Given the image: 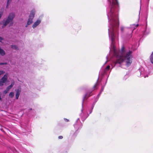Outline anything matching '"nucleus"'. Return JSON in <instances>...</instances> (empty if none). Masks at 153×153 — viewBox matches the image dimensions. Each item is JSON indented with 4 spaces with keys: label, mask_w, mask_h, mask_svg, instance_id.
<instances>
[{
    "label": "nucleus",
    "mask_w": 153,
    "mask_h": 153,
    "mask_svg": "<svg viewBox=\"0 0 153 153\" xmlns=\"http://www.w3.org/2000/svg\"><path fill=\"white\" fill-rule=\"evenodd\" d=\"M109 7L107 13V16L109 23L108 29L109 36H114V31L117 30L119 26L118 10L119 4L117 0H108Z\"/></svg>",
    "instance_id": "1"
},
{
    "label": "nucleus",
    "mask_w": 153,
    "mask_h": 153,
    "mask_svg": "<svg viewBox=\"0 0 153 153\" xmlns=\"http://www.w3.org/2000/svg\"><path fill=\"white\" fill-rule=\"evenodd\" d=\"M15 16V13L13 12L10 13L4 22L2 21L1 22V24H3L2 26V28H4L9 24H10V25H12L13 24V21Z\"/></svg>",
    "instance_id": "2"
},
{
    "label": "nucleus",
    "mask_w": 153,
    "mask_h": 153,
    "mask_svg": "<svg viewBox=\"0 0 153 153\" xmlns=\"http://www.w3.org/2000/svg\"><path fill=\"white\" fill-rule=\"evenodd\" d=\"M131 52L129 51V52L127 53L126 55L122 56V59L123 61H125L126 63V65L129 66L130 65L132 62L131 57Z\"/></svg>",
    "instance_id": "3"
},
{
    "label": "nucleus",
    "mask_w": 153,
    "mask_h": 153,
    "mask_svg": "<svg viewBox=\"0 0 153 153\" xmlns=\"http://www.w3.org/2000/svg\"><path fill=\"white\" fill-rule=\"evenodd\" d=\"M91 93V92H90L89 93H87L85 95V96H84L83 97L82 103V109L81 110L82 112L83 111V104L84 102V100L85 99H87L88 97H89L90 96H91V95H90Z\"/></svg>",
    "instance_id": "4"
},
{
    "label": "nucleus",
    "mask_w": 153,
    "mask_h": 153,
    "mask_svg": "<svg viewBox=\"0 0 153 153\" xmlns=\"http://www.w3.org/2000/svg\"><path fill=\"white\" fill-rule=\"evenodd\" d=\"M35 13V10L34 9H33L31 11L30 15L29 16V19L32 20L34 17V15Z\"/></svg>",
    "instance_id": "5"
},
{
    "label": "nucleus",
    "mask_w": 153,
    "mask_h": 153,
    "mask_svg": "<svg viewBox=\"0 0 153 153\" xmlns=\"http://www.w3.org/2000/svg\"><path fill=\"white\" fill-rule=\"evenodd\" d=\"M15 91L16 92V98L17 99H18L19 96L20 94L21 91V88L18 87L17 89L15 90Z\"/></svg>",
    "instance_id": "6"
},
{
    "label": "nucleus",
    "mask_w": 153,
    "mask_h": 153,
    "mask_svg": "<svg viewBox=\"0 0 153 153\" xmlns=\"http://www.w3.org/2000/svg\"><path fill=\"white\" fill-rule=\"evenodd\" d=\"M41 21L40 20L38 19L36 22H35L32 26L33 28H35L37 26H38L41 22Z\"/></svg>",
    "instance_id": "7"
},
{
    "label": "nucleus",
    "mask_w": 153,
    "mask_h": 153,
    "mask_svg": "<svg viewBox=\"0 0 153 153\" xmlns=\"http://www.w3.org/2000/svg\"><path fill=\"white\" fill-rule=\"evenodd\" d=\"M7 81L6 79L2 78L0 79V86L2 87L4 85V83Z\"/></svg>",
    "instance_id": "8"
},
{
    "label": "nucleus",
    "mask_w": 153,
    "mask_h": 153,
    "mask_svg": "<svg viewBox=\"0 0 153 153\" xmlns=\"http://www.w3.org/2000/svg\"><path fill=\"white\" fill-rule=\"evenodd\" d=\"M11 48L16 50H18L19 49L18 46L15 45H11L10 46Z\"/></svg>",
    "instance_id": "9"
},
{
    "label": "nucleus",
    "mask_w": 153,
    "mask_h": 153,
    "mask_svg": "<svg viewBox=\"0 0 153 153\" xmlns=\"http://www.w3.org/2000/svg\"><path fill=\"white\" fill-rule=\"evenodd\" d=\"M33 22V21L30 20L29 19H28V20L27 22V23L26 25L25 26L26 27H27L28 26L31 24Z\"/></svg>",
    "instance_id": "10"
},
{
    "label": "nucleus",
    "mask_w": 153,
    "mask_h": 153,
    "mask_svg": "<svg viewBox=\"0 0 153 153\" xmlns=\"http://www.w3.org/2000/svg\"><path fill=\"white\" fill-rule=\"evenodd\" d=\"M0 54L2 56L4 55L5 54L4 51L1 48H0Z\"/></svg>",
    "instance_id": "11"
},
{
    "label": "nucleus",
    "mask_w": 153,
    "mask_h": 153,
    "mask_svg": "<svg viewBox=\"0 0 153 153\" xmlns=\"http://www.w3.org/2000/svg\"><path fill=\"white\" fill-rule=\"evenodd\" d=\"M14 84V83L12 82L11 85H10L9 86H8L7 88V90H8L9 91L12 87H13Z\"/></svg>",
    "instance_id": "12"
},
{
    "label": "nucleus",
    "mask_w": 153,
    "mask_h": 153,
    "mask_svg": "<svg viewBox=\"0 0 153 153\" xmlns=\"http://www.w3.org/2000/svg\"><path fill=\"white\" fill-rule=\"evenodd\" d=\"M12 1V0H7L6 6V8L7 9L8 8L9 6L11 3Z\"/></svg>",
    "instance_id": "13"
},
{
    "label": "nucleus",
    "mask_w": 153,
    "mask_h": 153,
    "mask_svg": "<svg viewBox=\"0 0 153 153\" xmlns=\"http://www.w3.org/2000/svg\"><path fill=\"white\" fill-rule=\"evenodd\" d=\"M9 97L11 98H13L14 96V93L13 92H10L9 95Z\"/></svg>",
    "instance_id": "14"
},
{
    "label": "nucleus",
    "mask_w": 153,
    "mask_h": 153,
    "mask_svg": "<svg viewBox=\"0 0 153 153\" xmlns=\"http://www.w3.org/2000/svg\"><path fill=\"white\" fill-rule=\"evenodd\" d=\"M8 76V74L7 73H6L4 76L2 77V78H3L5 79H6V80H7V79Z\"/></svg>",
    "instance_id": "15"
},
{
    "label": "nucleus",
    "mask_w": 153,
    "mask_h": 153,
    "mask_svg": "<svg viewBox=\"0 0 153 153\" xmlns=\"http://www.w3.org/2000/svg\"><path fill=\"white\" fill-rule=\"evenodd\" d=\"M150 60L151 63L153 64V52L152 53L150 56Z\"/></svg>",
    "instance_id": "16"
},
{
    "label": "nucleus",
    "mask_w": 153,
    "mask_h": 153,
    "mask_svg": "<svg viewBox=\"0 0 153 153\" xmlns=\"http://www.w3.org/2000/svg\"><path fill=\"white\" fill-rule=\"evenodd\" d=\"M4 12V10L3 9H1L0 11V17H1L2 15H3V13Z\"/></svg>",
    "instance_id": "17"
},
{
    "label": "nucleus",
    "mask_w": 153,
    "mask_h": 153,
    "mask_svg": "<svg viewBox=\"0 0 153 153\" xmlns=\"http://www.w3.org/2000/svg\"><path fill=\"white\" fill-rule=\"evenodd\" d=\"M5 73V72L3 71L0 70V76L2 74H3Z\"/></svg>",
    "instance_id": "18"
},
{
    "label": "nucleus",
    "mask_w": 153,
    "mask_h": 153,
    "mask_svg": "<svg viewBox=\"0 0 153 153\" xmlns=\"http://www.w3.org/2000/svg\"><path fill=\"white\" fill-rule=\"evenodd\" d=\"M9 91L8 90H7V89L6 90L4 91L3 92V93L4 94V95H5V94H6L7 93L8 91Z\"/></svg>",
    "instance_id": "19"
},
{
    "label": "nucleus",
    "mask_w": 153,
    "mask_h": 153,
    "mask_svg": "<svg viewBox=\"0 0 153 153\" xmlns=\"http://www.w3.org/2000/svg\"><path fill=\"white\" fill-rule=\"evenodd\" d=\"M110 68V66L109 65H108L105 68V71H108V70Z\"/></svg>",
    "instance_id": "20"
},
{
    "label": "nucleus",
    "mask_w": 153,
    "mask_h": 153,
    "mask_svg": "<svg viewBox=\"0 0 153 153\" xmlns=\"http://www.w3.org/2000/svg\"><path fill=\"white\" fill-rule=\"evenodd\" d=\"M121 51L122 53H123L125 52L124 48L123 46L121 48Z\"/></svg>",
    "instance_id": "21"
},
{
    "label": "nucleus",
    "mask_w": 153,
    "mask_h": 153,
    "mask_svg": "<svg viewBox=\"0 0 153 153\" xmlns=\"http://www.w3.org/2000/svg\"><path fill=\"white\" fill-rule=\"evenodd\" d=\"M7 62L0 63V65H7Z\"/></svg>",
    "instance_id": "22"
},
{
    "label": "nucleus",
    "mask_w": 153,
    "mask_h": 153,
    "mask_svg": "<svg viewBox=\"0 0 153 153\" xmlns=\"http://www.w3.org/2000/svg\"><path fill=\"white\" fill-rule=\"evenodd\" d=\"M102 92H101V91L99 93V94L97 95V99H98L100 95L101 94Z\"/></svg>",
    "instance_id": "23"
},
{
    "label": "nucleus",
    "mask_w": 153,
    "mask_h": 153,
    "mask_svg": "<svg viewBox=\"0 0 153 153\" xmlns=\"http://www.w3.org/2000/svg\"><path fill=\"white\" fill-rule=\"evenodd\" d=\"M131 26L130 27V28H133V29H132V33L133 31L134 30V25H131Z\"/></svg>",
    "instance_id": "24"
},
{
    "label": "nucleus",
    "mask_w": 153,
    "mask_h": 153,
    "mask_svg": "<svg viewBox=\"0 0 153 153\" xmlns=\"http://www.w3.org/2000/svg\"><path fill=\"white\" fill-rule=\"evenodd\" d=\"M99 77H98V79L97 80V82H96V83L94 85V88L96 87V85H97V82L98 81V80H99Z\"/></svg>",
    "instance_id": "25"
},
{
    "label": "nucleus",
    "mask_w": 153,
    "mask_h": 153,
    "mask_svg": "<svg viewBox=\"0 0 153 153\" xmlns=\"http://www.w3.org/2000/svg\"><path fill=\"white\" fill-rule=\"evenodd\" d=\"M124 29V28L123 27H121V30L122 32H123V30Z\"/></svg>",
    "instance_id": "26"
},
{
    "label": "nucleus",
    "mask_w": 153,
    "mask_h": 153,
    "mask_svg": "<svg viewBox=\"0 0 153 153\" xmlns=\"http://www.w3.org/2000/svg\"><path fill=\"white\" fill-rule=\"evenodd\" d=\"M104 86H102V88H101V91H100L101 92H102L103 91V89H104Z\"/></svg>",
    "instance_id": "27"
},
{
    "label": "nucleus",
    "mask_w": 153,
    "mask_h": 153,
    "mask_svg": "<svg viewBox=\"0 0 153 153\" xmlns=\"http://www.w3.org/2000/svg\"><path fill=\"white\" fill-rule=\"evenodd\" d=\"M4 40V39L0 36V42H1V41Z\"/></svg>",
    "instance_id": "28"
},
{
    "label": "nucleus",
    "mask_w": 153,
    "mask_h": 153,
    "mask_svg": "<svg viewBox=\"0 0 153 153\" xmlns=\"http://www.w3.org/2000/svg\"><path fill=\"white\" fill-rule=\"evenodd\" d=\"M94 105H95V103H93V104L92 105V107H91L92 109H93V108L94 107Z\"/></svg>",
    "instance_id": "29"
},
{
    "label": "nucleus",
    "mask_w": 153,
    "mask_h": 153,
    "mask_svg": "<svg viewBox=\"0 0 153 153\" xmlns=\"http://www.w3.org/2000/svg\"><path fill=\"white\" fill-rule=\"evenodd\" d=\"M58 138L59 139H62L63 138V137L62 136H59Z\"/></svg>",
    "instance_id": "30"
},
{
    "label": "nucleus",
    "mask_w": 153,
    "mask_h": 153,
    "mask_svg": "<svg viewBox=\"0 0 153 153\" xmlns=\"http://www.w3.org/2000/svg\"><path fill=\"white\" fill-rule=\"evenodd\" d=\"M64 119L65 121H66L67 122H68L69 121L68 119H67L66 118H64Z\"/></svg>",
    "instance_id": "31"
},
{
    "label": "nucleus",
    "mask_w": 153,
    "mask_h": 153,
    "mask_svg": "<svg viewBox=\"0 0 153 153\" xmlns=\"http://www.w3.org/2000/svg\"><path fill=\"white\" fill-rule=\"evenodd\" d=\"M98 100V99H97L96 100V101H95V102H94L93 103H95V104L96 102H97V101Z\"/></svg>",
    "instance_id": "32"
},
{
    "label": "nucleus",
    "mask_w": 153,
    "mask_h": 153,
    "mask_svg": "<svg viewBox=\"0 0 153 153\" xmlns=\"http://www.w3.org/2000/svg\"><path fill=\"white\" fill-rule=\"evenodd\" d=\"M92 110L90 111V112L89 113V114H90L92 112Z\"/></svg>",
    "instance_id": "33"
},
{
    "label": "nucleus",
    "mask_w": 153,
    "mask_h": 153,
    "mask_svg": "<svg viewBox=\"0 0 153 153\" xmlns=\"http://www.w3.org/2000/svg\"><path fill=\"white\" fill-rule=\"evenodd\" d=\"M138 24H137V25H136V26H135V27H138Z\"/></svg>",
    "instance_id": "34"
},
{
    "label": "nucleus",
    "mask_w": 153,
    "mask_h": 153,
    "mask_svg": "<svg viewBox=\"0 0 153 153\" xmlns=\"http://www.w3.org/2000/svg\"><path fill=\"white\" fill-rule=\"evenodd\" d=\"M79 120V118H78L77 119V120H76V122H77V121H78V120Z\"/></svg>",
    "instance_id": "35"
},
{
    "label": "nucleus",
    "mask_w": 153,
    "mask_h": 153,
    "mask_svg": "<svg viewBox=\"0 0 153 153\" xmlns=\"http://www.w3.org/2000/svg\"><path fill=\"white\" fill-rule=\"evenodd\" d=\"M75 126H76V124H74V127H75Z\"/></svg>",
    "instance_id": "36"
},
{
    "label": "nucleus",
    "mask_w": 153,
    "mask_h": 153,
    "mask_svg": "<svg viewBox=\"0 0 153 153\" xmlns=\"http://www.w3.org/2000/svg\"><path fill=\"white\" fill-rule=\"evenodd\" d=\"M32 110V108H30V110Z\"/></svg>",
    "instance_id": "37"
},
{
    "label": "nucleus",
    "mask_w": 153,
    "mask_h": 153,
    "mask_svg": "<svg viewBox=\"0 0 153 153\" xmlns=\"http://www.w3.org/2000/svg\"><path fill=\"white\" fill-rule=\"evenodd\" d=\"M97 99V98H96V99H95V101H96V100Z\"/></svg>",
    "instance_id": "38"
},
{
    "label": "nucleus",
    "mask_w": 153,
    "mask_h": 153,
    "mask_svg": "<svg viewBox=\"0 0 153 153\" xmlns=\"http://www.w3.org/2000/svg\"><path fill=\"white\" fill-rule=\"evenodd\" d=\"M107 62V61H106V62L104 64H105L106 63V62Z\"/></svg>",
    "instance_id": "39"
},
{
    "label": "nucleus",
    "mask_w": 153,
    "mask_h": 153,
    "mask_svg": "<svg viewBox=\"0 0 153 153\" xmlns=\"http://www.w3.org/2000/svg\"><path fill=\"white\" fill-rule=\"evenodd\" d=\"M89 115V114H88V116H87V117L86 118H87V117H88Z\"/></svg>",
    "instance_id": "40"
},
{
    "label": "nucleus",
    "mask_w": 153,
    "mask_h": 153,
    "mask_svg": "<svg viewBox=\"0 0 153 153\" xmlns=\"http://www.w3.org/2000/svg\"><path fill=\"white\" fill-rule=\"evenodd\" d=\"M141 5L140 6V10L141 9Z\"/></svg>",
    "instance_id": "41"
},
{
    "label": "nucleus",
    "mask_w": 153,
    "mask_h": 153,
    "mask_svg": "<svg viewBox=\"0 0 153 153\" xmlns=\"http://www.w3.org/2000/svg\"><path fill=\"white\" fill-rule=\"evenodd\" d=\"M140 11H139V15H140Z\"/></svg>",
    "instance_id": "42"
},
{
    "label": "nucleus",
    "mask_w": 153,
    "mask_h": 153,
    "mask_svg": "<svg viewBox=\"0 0 153 153\" xmlns=\"http://www.w3.org/2000/svg\"><path fill=\"white\" fill-rule=\"evenodd\" d=\"M106 82H107V81H106L105 84L106 83Z\"/></svg>",
    "instance_id": "43"
}]
</instances>
